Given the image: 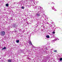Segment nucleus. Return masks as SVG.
Wrapping results in <instances>:
<instances>
[{"label": "nucleus", "instance_id": "11", "mask_svg": "<svg viewBox=\"0 0 62 62\" xmlns=\"http://www.w3.org/2000/svg\"><path fill=\"white\" fill-rule=\"evenodd\" d=\"M60 61H62V58H60Z\"/></svg>", "mask_w": 62, "mask_h": 62}, {"label": "nucleus", "instance_id": "2", "mask_svg": "<svg viewBox=\"0 0 62 62\" xmlns=\"http://www.w3.org/2000/svg\"><path fill=\"white\" fill-rule=\"evenodd\" d=\"M8 62H11L12 61L11 60V59H9V60H8Z\"/></svg>", "mask_w": 62, "mask_h": 62}, {"label": "nucleus", "instance_id": "8", "mask_svg": "<svg viewBox=\"0 0 62 62\" xmlns=\"http://www.w3.org/2000/svg\"><path fill=\"white\" fill-rule=\"evenodd\" d=\"M46 37L47 38H50V36L49 35H47L46 36Z\"/></svg>", "mask_w": 62, "mask_h": 62}, {"label": "nucleus", "instance_id": "15", "mask_svg": "<svg viewBox=\"0 0 62 62\" xmlns=\"http://www.w3.org/2000/svg\"><path fill=\"white\" fill-rule=\"evenodd\" d=\"M54 9V10L55 11H56V10H55V9Z\"/></svg>", "mask_w": 62, "mask_h": 62}, {"label": "nucleus", "instance_id": "6", "mask_svg": "<svg viewBox=\"0 0 62 62\" xmlns=\"http://www.w3.org/2000/svg\"><path fill=\"white\" fill-rule=\"evenodd\" d=\"M29 43H30V45H32V42H31V41H30V42H29Z\"/></svg>", "mask_w": 62, "mask_h": 62}, {"label": "nucleus", "instance_id": "10", "mask_svg": "<svg viewBox=\"0 0 62 62\" xmlns=\"http://www.w3.org/2000/svg\"><path fill=\"white\" fill-rule=\"evenodd\" d=\"M17 43H19V40H18L16 41Z\"/></svg>", "mask_w": 62, "mask_h": 62}, {"label": "nucleus", "instance_id": "1", "mask_svg": "<svg viewBox=\"0 0 62 62\" xmlns=\"http://www.w3.org/2000/svg\"><path fill=\"white\" fill-rule=\"evenodd\" d=\"M5 32L4 31H1L0 33V35L2 36H5Z\"/></svg>", "mask_w": 62, "mask_h": 62}, {"label": "nucleus", "instance_id": "12", "mask_svg": "<svg viewBox=\"0 0 62 62\" xmlns=\"http://www.w3.org/2000/svg\"><path fill=\"white\" fill-rule=\"evenodd\" d=\"M22 9H24V7H22Z\"/></svg>", "mask_w": 62, "mask_h": 62}, {"label": "nucleus", "instance_id": "16", "mask_svg": "<svg viewBox=\"0 0 62 62\" xmlns=\"http://www.w3.org/2000/svg\"><path fill=\"white\" fill-rule=\"evenodd\" d=\"M15 32H16V31H15Z\"/></svg>", "mask_w": 62, "mask_h": 62}, {"label": "nucleus", "instance_id": "5", "mask_svg": "<svg viewBox=\"0 0 62 62\" xmlns=\"http://www.w3.org/2000/svg\"><path fill=\"white\" fill-rule=\"evenodd\" d=\"M13 26L14 27H17V25L16 24H15L14 25V26Z\"/></svg>", "mask_w": 62, "mask_h": 62}, {"label": "nucleus", "instance_id": "13", "mask_svg": "<svg viewBox=\"0 0 62 62\" xmlns=\"http://www.w3.org/2000/svg\"><path fill=\"white\" fill-rule=\"evenodd\" d=\"M53 34H55V32L53 31Z\"/></svg>", "mask_w": 62, "mask_h": 62}, {"label": "nucleus", "instance_id": "3", "mask_svg": "<svg viewBox=\"0 0 62 62\" xmlns=\"http://www.w3.org/2000/svg\"><path fill=\"white\" fill-rule=\"evenodd\" d=\"M37 16H38V17H39L40 16V14H39L38 13L37 14Z\"/></svg>", "mask_w": 62, "mask_h": 62}, {"label": "nucleus", "instance_id": "9", "mask_svg": "<svg viewBox=\"0 0 62 62\" xmlns=\"http://www.w3.org/2000/svg\"><path fill=\"white\" fill-rule=\"evenodd\" d=\"M54 53H55L56 52H57V50H54Z\"/></svg>", "mask_w": 62, "mask_h": 62}, {"label": "nucleus", "instance_id": "7", "mask_svg": "<svg viewBox=\"0 0 62 62\" xmlns=\"http://www.w3.org/2000/svg\"><path fill=\"white\" fill-rule=\"evenodd\" d=\"M4 49H6V47L5 46L2 48V50H3Z\"/></svg>", "mask_w": 62, "mask_h": 62}, {"label": "nucleus", "instance_id": "4", "mask_svg": "<svg viewBox=\"0 0 62 62\" xmlns=\"http://www.w3.org/2000/svg\"><path fill=\"white\" fill-rule=\"evenodd\" d=\"M6 7H8V6H9V4H8L7 3L6 4Z\"/></svg>", "mask_w": 62, "mask_h": 62}, {"label": "nucleus", "instance_id": "14", "mask_svg": "<svg viewBox=\"0 0 62 62\" xmlns=\"http://www.w3.org/2000/svg\"><path fill=\"white\" fill-rule=\"evenodd\" d=\"M52 4H55V3H52Z\"/></svg>", "mask_w": 62, "mask_h": 62}]
</instances>
